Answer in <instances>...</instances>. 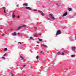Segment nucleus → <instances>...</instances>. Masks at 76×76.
I'll use <instances>...</instances> for the list:
<instances>
[{
	"instance_id": "f257e3e1",
	"label": "nucleus",
	"mask_w": 76,
	"mask_h": 76,
	"mask_svg": "<svg viewBox=\"0 0 76 76\" xmlns=\"http://www.w3.org/2000/svg\"><path fill=\"white\" fill-rule=\"evenodd\" d=\"M22 27H26V25H23L22 26H20L18 27V28L16 29V30H17V31H19V30H20V29H21V28H22Z\"/></svg>"
},
{
	"instance_id": "f03ea898",
	"label": "nucleus",
	"mask_w": 76,
	"mask_h": 76,
	"mask_svg": "<svg viewBox=\"0 0 76 76\" xmlns=\"http://www.w3.org/2000/svg\"><path fill=\"white\" fill-rule=\"evenodd\" d=\"M62 33V32H61V31L60 30H59L57 31L56 35V36H57V35H60V34H61Z\"/></svg>"
},
{
	"instance_id": "7ed1b4c3",
	"label": "nucleus",
	"mask_w": 76,
	"mask_h": 76,
	"mask_svg": "<svg viewBox=\"0 0 76 76\" xmlns=\"http://www.w3.org/2000/svg\"><path fill=\"white\" fill-rule=\"evenodd\" d=\"M26 9H27V10H31V8L28 7H26Z\"/></svg>"
},
{
	"instance_id": "20e7f679",
	"label": "nucleus",
	"mask_w": 76,
	"mask_h": 76,
	"mask_svg": "<svg viewBox=\"0 0 76 76\" xmlns=\"http://www.w3.org/2000/svg\"><path fill=\"white\" fill-rule=\"evenodd\" d=\"M67 15V12H66L62 15V16H65Z\"/></svg>"
},
{
	"instance_id": "39448f33",
	"label": "nucleus",
	"mask_w": 76,
	"mask_h": 76,
	"mask_svg": "<svg viewBox=\"0 0 76 76\" xmlns=\"http://www.w3.org/2000/svg\"><path fill=\"white\" fill-rule=\"evenodd\" d=\"M71 48L73 51H74L75 50L76 47H71Z\"/></svg>"
},
{
	"instance_id": "423d86ee",
	"label": "nucleus",
	"mask_w": 76,
	"mask_h": 76,
	"mask_svg": "<svg viewBox=\"0 0 76 76\" xmlns=\"http://www.w3.org/2000/svg\"><path fill=\"white\" fill-rule=\"evenodd\" d=\"M23 6H27L28 5V4L27 3H25V4H23Z\"/></svg>"
},
{
	"instance_id": "0eeeda50",
	"label": "nucleus",
	"mask_w": 76,
	"mask_h": 76,
	"mask_svg": "<svg viewBox=\"0 0 76 76\" xmlns=\"http://www.w3.org/2000/svg\"><path fill=\"white\" fill-rule=\"evenodd\" d=\"M41 46H44V47H45L46 48H48V47L47 46L44 44L41 45Z\"/></svg>"
},
{
	"instance_id": "6e6552de",
	"label": "nucleus",
	"mask_w": 76,
	"mask_h": 76,
	"mask_svg": "<svg viewBox=\"0 0 76 76\" xmlns=\"http://www.w3.org/2000/svg\"><path fill=\"white\" fill-rule=\"evenodd\" d=\"M12 18H15V17H16V16L14 15V13L12 14Z\"/></svg>"
},
{
	"instance_id": "1a4fd4ad",
	"label": "nucleus",
	"mask_w": 76,
	"mask_h": 76,
	"mask_svg": "<svg viewBox=\"0 0 76 76\" xmlns=\"http://www.w3.org/2000/svg\"><path fill=\"white\" fill-rule=\"evenodd\" d=\"M61 55H62L63 56H64V52H62L60 53Z\"/></svg>"
},
{
	"instance_id": "9d476101",
	"label": "nucleus",
	"mask_w": 76,
	"mask_h": 76,
	"mask_svg": "<svg viewBox=\"0 0 76 76\" xmlns=\"http://www.w3.org/2000/svg\"><path fill=\"white\" fill-rule=\"evenodd\" d=\"M30 39H31V40H34V39L33 38V37H30Z\"/></svg>"
},
{
	"instance_id": "9b49d317",
	"label": "nucleus",
	"mask_w": 76,
	"mask_h": 76,
	"mask_svg": "<svg viewBox=\"0 0 76 76\" xmlns=\"http://www.w3.org/2000/svg\"><path fill=\"white\" fill-rule=\"evenodd\" d=\"M61 52H58V55H60V54H61Z\"/></svg>"
},
{
	"instance_id": "f8f14e48",
	"label": "nucleus",
	"mask_w": 76,
	"mask_h": 76,
	"mask_svg": "<svg viewBox=\"0 0 76 76\" xmlns=\"http://www.w3.org/2000/svg\"><path fill=\"white\" fill-rule=\"evenodd\" d=\"M38 40H39V41H40L41 42L42 41V39H39V38H38Z\"/></svg>"
},
{
	"instance_id": "ddd939ff",
	"label": "nucleus",
	"mask_w": 76,
	"mask_h": 76,
	"mask_svg": "<svg viewBox=\"0 0 76 76\" xmlns=\"http://www.w3.org/2000/svg\"><path fill=\"white\" fill-rule=\"evenodd\" d=\"M52 18L53 20H55V19H56V18L54 17H52Z\"/></svg>"
},
{
	"instance_id": "4468645a",
	"label": "nucleus",
	"mask_w": 76,
	"mask_h": 76,
	"mask_svg": "<svg viewBox=\"0 0 76 76\" xmlns=\"http://www.w3.org/2000/svg\"><path fill=\"white\" fill-rule=\"evenodd\" d=\"M68 10L69 11H72V8H69L68 9Z\"/></svg>"
},
{
	"instance_id": "2eb2a0df",
	"label": "nucleus",
	"mask_w": 76,
	"mask_h": 76,
	"mask_svg": "<svg viewBox=\"0 0 76 76\" xmlns=\"http://www.w3.org/2000/svg\"><path fill=\"white\" fill-rule=\"evenodd\" d=\"M41 13H42L41 14H42V16H44V15H45L44 13H43V12H42Z\"/></svg>"
},
{
	"instance_id": "dca6fc26",
	"label": "nucleus",
	"mask_w": 76,
	"mask_h": 76,
	"mask_svg": "<svg viewBox=\"0 0 76 76\" xmlns=\"http://www.w3.org/2000/svg\"><path fill=\"white\" fill-rule=\"evenodd\" d=\"M39 58V56H37L36 57V59L37 60H38Z\"/></svg>"
},
{
	"instance_id": "f3484780",
	"label": "nucleus",
	"mask_w": 76,
	"mask_h": 76,
	"mask_svg": "<svg viewBox=\"0 0 76 76\" xmlns=\"http://www.w3.org/2000/svg\"><path fill=\"white\" fill-rule=\"evenodd\" d=\"M13 34L14 35H16V32H15L13 33Z\"/></svg>"
},
{
	"instance_id": "a211bd4d",
	"label": "nucleus",
	"mask_w": 76,
	"mask_h": 76,
	"mask_svg": "<svg viewBox=\"0 0 76 76\" xmlns=\"http://www.w3.org/2000/svg\"><path fill=\"white\" fill-rule=\"evenodd\" d=\"M40 53H41V54H44V52H43V51H41V52H40Z\"/></svg>"
},
{
	"instance_id": "6ab92c4d",
	"label": "nucleus",
	"mask_w": 76,
	"mask_h": 76,
	"mask_svg": "<svg viewBox=\"0 0 76 76\" xmlns=\"http://www.w3.org/2000/svg\"><path fill=\"white\" fill-rule=\"evenodd\" d=\"M75 57V55H72L71 56L72 57Z\"/></svg>"
},
{
	"instance_id": "aec40b11",
	"label": "nucleus",
	"mask_w": 76,
	"mask_h": 76,
	"mask_svg": "<svg viewBox=\"0 0 76 76\" xmlns=\"http://www.w3.org/2000/svg\"><path fill=\"white\" fill-rule=\"evenodd\" d=\"M38 12H40L41 13H42V11H40V10L38 11Z\"/></svg>"
},
{
	"instance_id": "412c9836",
	"label": "nucleus",
	"mask_w": 76,
	"mask_h": 76,
	"mask_svg": "<svg viewBox=\"0 0 76 76\" xmlns=\"http://www.w3.org/2000/svg\"><path fill=\"white\" fill-rule=\"evenodd\" d=\"M22 44V42H18V44Z\"/></svg>"
},
{
	"instance_id": "4be33fe9",
	"label": "nucleus",
	"mask_w": 76,
	"mask_h": 76,
	"mask_svg": "<svg viewBox=\"0 0 76 76\" xmlns=\"http://www.w3.org/2000/svg\"><path fill=\"white\" fill-rule=\"evenodd\" d=\"M20 58H22V59H23L24 58L22 56H20Z\"/></svg>"
},
{
	"instance_id": "5701e85b",
	"label": "nucleus",
	"mask_w": 76,
	"mask_h": 76,
	"mask_svg": "<svg viewBox=\"0 0 76 76\" xmlns=\"http://www.w3.org/2000/svg\"><path fill=\"white\" fill-rule=\"evenodd\" d=\"M7 49L5 48L4 49V51H7Z\"/></svg>"
},
{
	"instance_id": "b1692460",
	"label": "nucleus",
	"mask_w": 76,
	"mask_h": 76,
	"mask_svg": "<svg viewBox=\"0 0 76 76\" xmlns=\"http://www.w3.org/2000/svg\"><path fill=\"white\" fill-rule=\"evenodd\" d=\"M11 76H13L14 74L13 73H11Z\"/></svg>"
},
{
	"instance_id": "393cba45",
	"label": "nucleus",
	"mask_w": 76,
	"mask_h": 76,
	"mask_svg": "<svg viewBox=\"0 0 76 76\" xmlns=\"http://www.w3.org/2000/svg\"><path fill=\"white\" fill-rule=\"evenodd\" d=\"M37 27H34L35 30H37Z\"/></svg>"
},
{
	"instance_id": "a878e982",
	"label": "nucleus",
	"mask_w": 76,
	"mask_h": 76,
	"mask_svg": "<svg viewBox=\"0 0 76 76\" xmlns=\"http://www.w3.org/2000/svg\"><path fill=\"white\" fill-rule=\"evenodd\" d=\"M4 13H6V10H4Z\"/></svg>"
},
{
	"instance_id": "bb28decb",
	"label": "nucleus",
	"mask_w": 76,
	"mask_h": 76,
	"mask_svg": "<svg viewBox=\"0 0 76 76\" xmlns=\"http://www.w3.org/2000/svg\"><path fill=\"white\" fill-rule=\"evenodd\" d=\"M6 9V8H5V7H3V9L4 10V9Z\"/></svg>"
},
{
	"instance_id": "cd10ccee",
	"label": "nucleus",
	"mask_w": 76,
	"mask_h": 76,
	"mask_svg": "<svg viewBox=\"0 0 76 76\" xmlns=\"http://www.w3.org/2000/svg\"><path fill=\"white\" fill-rule=\"evenodd\" d=\"M49 15L50 16H53V14H49Z\"/></svg>"
},
{
	"instance_id": "c85d7f7f",
	"label": "nucleus",
	"mask_w": 76,
	"mask_h": 76,
	"mask_svg": "<svg viewBox=\"0 0 76 76\" xmlns=\"http://www.w3.org/2000/svg\"><path fill=\"white\" fill-rule=\"evenodd\" d=\"M42 35V33H40V36H41V35Z\"/></svg>"
},
{
	"instance_id": "c756f323",
	"label": "nucleus",
	"mask_w": 76,
	"mask_h": 76,
	"mask_svg": "<svg viewBox=\"0 0 76 76\" xmlns=\"http://www.w3.org/2000/svg\"><path fill=\"white\" fill-rule=\"evenodd\" d=\"M34 37H38V36L37 35H35Z\"/></svg>"
},
{
	"instance_id": "7c9ffc66",
	"label": "nucleus",
	"mask_w": 76,
	"mask_h": 76,
	"mask_svg": "<svg viewBox=\"0 0 76 76\" xmlns=\"http://www.w3.org/2000/svg\"><path fill=\"white\" fill-rule=\"evenodd\" d=\"M2 58H3V59H5V58L4 57H2Z\"/></svg>"
},
{
	"instance_id": "2f4dec72",
	"label": "nucleus",
	"mask_w": 76,
	"mask_h": 76,
	"mask_svg": "<svg viewBox=\"0 0 76 76\" xmlns=\"http://www.w3.org/2000/svg\"><path fill=\"white\" fill-rule=\"evenodd\" d=\"M25 66H26V65H23V68L25 67Z\"/></svg>"
},
{
	"instance_id": "473e14b6",
	"label": "nucleus",
	"mask_w": 76,
	"mask_h": 76,
	"mask_svg": "<svg viewBox=\"0 0 76 76\" xmlns=\"http://www.w3.org/2000/svg\"><path fill=\"white\" fill-rule=\"evenodd\" d=\"M56 5H57V6L58 5V4L56 3Z\"/></svg>"
},
{
	"instance_id": "72a5a7b5",
	"label": "nucleus",
	"mask_w": 76,
	"mask_h": 76,
	"mask_svg": "<svg viewBox=\"0 0 76 76\" xmlns=\"http://www.w3.org/2000/svg\"><path fill=\"white\" fill-rule=\"evenodd\" d=\"M20 16H18L17 17V18H20Z\"/></svg>"
},
{
	"instance_id": "f704fd0d",
	"label": "nucleus",
	"mask_w": 76,
	"mask_h": 76,
	"mask_svg": "<svg viewBox=\"0 0 76 76\" xmlns=\"http://www.w3.org/2000/svg\"><path fill=\"white\" fill-rule=\"evenodd\" d=\"M34 12H35L36 11H37V10H34Z\"/></svg>"
},
{
	"instance_id": "c9c22d12",
	"label": "nucleus",
	"mask_w": 76,
	"mask_h": 76,
	"mask_svg": "<svg viewBox=\"0 0 76 76\" xmlns=\"http://www.w3.org/2000/svg\"><path fill=\"white\" fill-rule=\"evenodd\" d=\"M71 41H73V39H71Z\"/></svg>"
},
{
	"instance_id": "e433bc0d",
	"label": "nucleus",
	"mask_w": 76,
	"mask_h": 76,
	"mask_svg": "<svg viewBox=\"0 0 76 76\" xmlns=\"http://www.w3.org/2000/svg\"><path fill=\"white\" fill-rule=\"evenodd\" d=\"M5 55H6V54H5L4 55V56H5Z\"/></svg>"
},
{
	"instance_id": "4c0bfd02",
	"label": "nucleus",
	"mask_w": 76,
	"mask_h": 76,
	"mask_svg": "<svg viewBox=\"0 0 76 76\" xmlns=\"http://www.w3.org/2000/svg\"><path fill=\"white\" fill-rule=\"evenodd\" d=\"M19 33H18V35H19Z\"/></svg>"
},
{
	"instance_id": "58836bf2",
	"label": "nucleus",
	"mask_w": 76,
	"mask_h": 76,
	"mask_svg": "<svg viewBox=\"0 0 76 76\" xmlns=\"http://www.w3.org/2000/svg\"><path fill=\"white\" fill-rule=\"evenodd\" d=\"M11 30H12V31H13V29H11Z\"/></svg>"
},
{
	"instance_id": "ea45409f",
	"label": "nucleus",
	"mask_w": 76,
	"mask_h": 76,
	"mask_svg": "<svg viewBox=\"0 0 76 76\" xmlns=\"http://www.w3.org/2000/svg\"><path fill=\"white\" fill-rule=\"evenodd\" d=\"M4 34H2V36H4Z\"/></svg>"
},
{
	"instance_id": "a19ab883",
	"label": "nucleus",
	"mask_w": 76,
	"mask_h": 76,
	"mask_svg": "<svg viewBox=\"0 0 76 76\" xmlns=\"http://www.w3.org/2000/svg\"><path fill=\"white\" fill-rule=\"evenodd\" d=\"M14 12H15V11H14Z\"/></svg>"
}]
</instances>
